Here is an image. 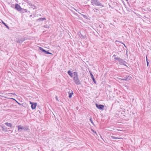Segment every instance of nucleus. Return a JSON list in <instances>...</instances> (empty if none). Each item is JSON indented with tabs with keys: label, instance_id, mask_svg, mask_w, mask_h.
Returning a JSON list of instances; mask_svg holds the SVG:
<instances>
[{
	"label": "nucleus",
	"instance_id": "a878e982",
	"mask_svg": "<svg viewBox=\"0 0 151 151\" xmlns=\"http://www.w3.org/2000/svg\"><path fill=\"white\" fill-rule=\"evenodd\" d=\"M31 8H32L33 9H35L36 8V6H35L34 5H33L31 7Z\"/></svg>",
	"mask_w": 151,
	"mask_h": 151
},
{
	"label": "nucleus",
	"instance_id": "b1692460",
	"mask_svg": "<svg viewBox=\"0 0 151 151\" xmlns=\"http://www.w3.org/2000/svg\"><path fill=\"white\" fill-rule=\"evenodd\" d=\"M90 121L91 122V123L94 126V124L92 121V118L91 117L90 119Z\"/></svg>",
	"mask_w": 151,
	"mask_h": 151
},
{
	"label": "nucleus",
	"instance_id": "bb28decb",
	"mask_svg": "<svg viewBox=\"0 0 151 151\" xmlns=\"http://www.w3.org/2000/svg\"><path fill=\"white\" fill-rule=\"evenodd\" d=\"M71 12H72L75 15H77V13H75L74 11H71Z\"/></svg>",
	"mask_w": 151,
	"mask_h": 151
},
{
	"label": "nucleus",
	"instance_id": "39448f33",
	"mask_svg": "<svg viewBox=\"0 0 151 151\" xmlns=\"http://www.w3.org/2000/svg\"><path fill=\"white\" fill-rule=\"evenodd\" d=\"M17 127L18 131H19L20 129H22L24 131H27L29 129V127L27 125L23 127H22L21 125H19Z\"/></svg>",
	"mask_w": 151,
	"mask_h": 151
},
{
	"label": "nucleus",
	"instance_id": "e433bc0d",
	"mask_svg": "<svg viewBox=\"0 0 151 151\" xmlns=\"http://www.w3.org/2000/svg\"><path fill=\"white\" fill-rule=\"evenodd\" d=\"M73 9L75 10H76V12H77V10L76 9H75L74 8H73Z\"/></svg>",
	"mask_w": 151,
	"mask_h": 151
},
{
	"label": "nucleus",
	"instance_id": "72a5a7b5",
	"mask_svg": "<svg viewBox=\"0 0 151 151\" xmlns=\"http://www.w3.org/2000/svg\"><path fill=\"white\" fill-rule=\"evenodd\" d=\"M123 44L124 45V47H125L126 48H127V47H126V46L125 45V44H124L123 43Z\"/></svg>",
	"mask_w": 151,
	"mask_h": 151
},
{
	"label": "nucleus",
	"instance_id": "a211bd4d",
	"mask_svg": "<svg viewBox=\"0 0 151 151\" xmlns=\"http://www.w3.org/2000/svg\"><path fill=\"white\" fill-rule=\"evenodd\" d=\"M4 124L6 125L8 127H12V124L10 123L5 122Z\"/></svg>",
	"mask_w": 151,
	"mask_h": 151
},
{
	"label": "nucleus",
	"instance_id": "412c9836",
	"mask_svg": "<svg viewBox=\"0 0 151 151\" xmlns=\"http://www.w3.org/2000/svg\"><path fill=\"white\" fill-rule=\"evenodd\" d=\"M73 94V91H72V92H71L70 93H69V96H68V97L69 98H71V97H72V95Z\"/></svg>",
	"mask_w": 151,
	"mask_h": 151
},
{
	"label": "nucleus",
	"instance_id": "f257e3e1",
	"mask_svg": "<svg viewBox=\"0 0 151 151\" xmlns=\"http://www.w3.org/2000/svg\"><path fill=\"white\" fill-rule=\"evenodd\" d=\"M74 77L73 80L75 83L77 85H80L81 84V82L78 78V72H75L73 73Z\"/></svg>",
	"mask_w": 151,
	"mask_h": 151
},
{
	"label": "nucleus",
	"instance_id": "2eb2a0df",
	"mask_svg": "<svg viewBox=\"0 0 151 151\" xmlns=\"http://www.w3.org/2000/svg\"><path fill=\"white\" fill-rule=\"evenodd\" d=\"M78 12L80 14H81V16L85 19H88L89 18L88 16H87L86 15H84L82 14H81V13H80L79 12Z\"/></svg>",
	"mask_w": 151,
	"mask_h": 151
},
{
	"label": "nucleus",
	"instance_id": "aec40b11",
	"mask_svg": "<svg viewBox=\"0 0 151 151\" xmlns=\"http://www.w3.org/2000/svg\"><path fill=\"white\" fill-rule=\"evenodd\" d=\"M113 57L114 58V60L115 61H116L118 59H117V58H119V57H118V56H117V55H116V54H114L113 55Z\"/></svg>",
	"mask_w": 151,
	"mask_h": 151
},
{
	"label": "nucleus",
	"instance_id": "9d476101",
	"mask_svg": "<svg viewBox=\"0 0 151 151\" xmlns=\"http://www.w3.org/2000/svg\"><path fill=\"white\" fill-rule=\"evenodd\" d=\"M22 8L18 4L16 3L15 5L14 9L17 11H19Z\"/></svg>",
	"mask_w": 151,
	"mask_h": 151
},
{
	"label": "nucleus",
	"instance_id": "f03ea898",
	"mask_svg": "<svg viewBox=\"0 0 151 151\" xmlns=\"http://www.w3.org/2000/svg\"><path fill=\"white\" fill-rule=\"evenodd\" d=\"M122 78H119L120 80H124L126 81H129L132 78V77L128 75H124L121 77Z\"/></svg>",
	"mask_w": 151,
	"mask_h": 151
},
{
	"label": "nucleus",
	"instance_id": "f3484780",
	"mask_svg": "<svg viewBox=\"0 0 151 151\" xmlns=\"http://www.w3.org/2000/svg\"><path fill=\"white\" fill-rule=\"evenodd\" d=\"M19 11L21 13H23L27 12V10L26 9H24L22 8Z\"/></svg>",
	"mask_w": 151,
	"mask_h": 151
},
{
	"label": "nucleus",
	"instance_id": "4468645a",
	"mask_svg": "<svg viewBox=\"0 0 151 151\" xmlns=\"http://www.w3.org/2000/svg\"><path fill=\"white\" fill-rule=\"evenodd\" d=\"M0 22H2L4 25V26L6 27L7 29H9V27L4 22L3 20H2L1 19H0Z\"/></svg>",
	"mask_w": 151,
	"mask_h": 151
},
{
	"label": "nucleus",
	"instance_id": "f8f14e48",
	"mask_svg": "<svg viewBox=\"0 0 151 151\" xmlns=\"http://www.w3.org/2000/svg\"><path fill=\"white\" fill-rule=\"evenodd\" d=\"M89 72L91 76V78L92 79V80L93 81L94 83L96 84V81L94 77V76L93 74H92V72L90 71H89Z\"/></svg>",
	"mask_w": 151,
	"mask_h": 151
},
{
	"label": "nucleus",
	"instance_id": "9b49d317",
	"mask_svg": "<svg viewBox=\"0 0 151 151\" xmlns=\"http://www.w3.org/2000/svg\"><path fill=\"white\" fill-rule=\"evenodd\" d=\"M0 129H1L2 131L5 132L7 131L6 127L3 124L0 126Z\"/></svg>",
	"mask_w": 151,
	"mask_h": 151
},
{
	"label": "nucleus",
	"instance_id": "6e6552de",
	"mask_svg": "<svg viewBox=\"0 0 151 151\" xmlns=\"http://www.w3.org/2000/svg\"><path fill=\"white\" fill-rule=\"evenodd\" d=\"M96 107L99 109L101 110H103L104 109V106L103 105L96 104Z\"/></svg>",
	"mask_w": 151,
	"mask_h": 151
},
{
	"label": "nucleus",
	"instance_id": "c756f323",
	"mask_svg": "<svg viewBox=\"0 0 151 151\" xmlns=\"http://www.w3.org/2000/svg\"><path fill=\"white\" fill-rule=\"evenodd\" d=\"M55 99H56V101H59V100L58 99V97L57 96H55Z\"/></svg>",
	"mask_w": 151,
	"mask_h": 151
},
{
	"label": "nucleus",
	"instance_id": "ea45409f",
	"mask_svg": "<svg viewBox=\"0 0 151 151\" xmlns=\"http://www.w3.org/2000/svg\"><path fill=\"white\" fill-rule=\"evenodd\" d=\"M32 15H30L29 17H32Z\"/></svg>",
	"mask_w": 151,
	"mask_h": 151
},
{
	"label": "nucleus",
	"instance_id": "cd10ccee",
	"mask_svg": "<svg viewBox=\"0 0 151 151\" xmlns=\"http://www.w3.org/2000/svg\"><path fill=\"white\" fill-rule=\"evenodd\" d=\"M91 131L93 132L94 133H95V134H97V133H96V132L94 131L93 129H91Z\"/></svg>",
	"mask_w": 151,
	"mask_h": 151
},
{
	"label": "nucleus",
	"instance_id": "0eeeda50",
	"mask_svg": "<svg viewBox=\"0 0 151 151\" xmlns=\"http://www.w3.org/2000/svg\"><path fill=\"white\" fill-rule=\"evenodd\" d=\"M25 40V38L24 37H22L20 39L17 38L16 39V41L17 42L20 44L22 43Z\"/></svg>",
	"mask_w": 151,
	"mask_h": 151
},
{
	"label": "nucleus",
	"instance_id": "4be33fe9",
	"mask_svg": "<svg viewBox=\"0 0 151 151\" xmlns=\"http://www.w3.org/2000/svg\"><path fill=\"white\" fill-rule=\"evenodd\" d=\"M111 138L113 139H119V138L117 137H116L114 136H111Z\"/></svg>",
	"mask_w": 151,
	"mask_h": 151
},
{
	"label": "nucleus",
	"instance_id": "393cba45",
	"mask_svg": "<svg viewBox=\"0 0 151 151\" xmlns=\"http://www.w3.org/2000/svg\"><path fill=\"white\" fill-rule=\"evenodd\" d=\"M115 43L116 45L118 46L119 45V44L118 43H119L118 41L117 40H116L115 41Z\"/></svg>",
	"mask_w": 151,
	"mask_h": 151
},
{
	"label": "nucleus",
	"instance_id": "58836bf2",
	"mask_svg": "<svg viewBox=\"0 0 151 151\" xmlns=\"http://www.w3.org/2000/svg\"><path fill=\"white\" fill-rule=\"evenodd\" d=\"M9 99L15 100V99L13 98H10Z\"/></svg>",
	"mask_w": 151,
	"mask_h": 151
},
{
	"label": "nucleus",
	"instance_id": "7c9ffc66",
	"mask_svg": "<svg viewBox=\"0 0 151 151\" xmlns=\"http://www.w3.org/2000/svg\"><path fill=\"white\" fill-rule=\"evenodd\" d=\"M43 27H44V28H47V27H47L46 26V25H44V26H43Z\"/></svg>",
	"mask_w": 151,
	"mask_h": 151
},
{
	"label": "nucleus",
	"instance_id": "ddd939ff",
	"mask_svg": "<svg viewBox=\"0 0 151 151\" xmlns=\"http://www.w3.org/2000/svg\"><path fill=\"white\" fill-rule=\"evenodd\" d=\"M73 71H71L70 70H69L67 72V73H68V75L70 76L71 77V78H73L74 77H73V73H72Z\"/></svg>",
	"mask_w": 151,
	"mask_h": 151
},
{
	"label": "nucleus",
	"instance_id": "7ed1b4c3",
	"mask_svg": "<svg viewBox=\"0 0 151 151\" xmlns=\"http://www.w3.org/2000/svg\"><path fill=\"white\" fill-rule=\"evenodd\" d=\"M91 4L93 5H95L98 6L104 7V5H103L98 0H94L93 1L91 2Z\"/></svg>",
	"mask_w": 151,
	"mask_h": 151
},
{
	"label": "nucleus",
	"instance_id": "dca6fc26",
	"mask_svg": "<svg viewBox=\"0 0 151 151\" xmlns=\"http://www.w3.org/2000/svg\"><path fill=\"white\" fill-rule=\"evenodd\" d=\"M46 20V18H45V17L40 18H39L38 19H37V21L40 22L41 21H43L44 20Z\"/></svg>",
	"mask_w": 151,
	"mask_h": 151
},
{
	"label": "nucleus",
	"instance_id": "5701e85b",
	"mask_svg": "<svg viewBox=\"0 0 151 151\" xmlns=\"http://www.w3.org/2000/svg\"><path fill=\"white\" fill-rule=\"evenodd\" d=\"M146 62H147V65L148 67H149V63L148 61V59L147 57V56L146 55Z\"/></svg>",
	"mask_w": 151,
	"mask_h": 151
},
{
	"label": "nucleus",
	"instance_id": "79ce46f5",
	"mask_svg": "<svg viewBox=\"0 0 151 151\" xmlns=\"http://www.w3.org/2000/svg\"><path fill=\"white\" fill-rule=\"evenodd\" d=\"M126 1H128V0H126Z\"/></svg>",
	"mask_w": 151,
	"mask_h": 151
},
{
	"label": "nucleus",
	"instance_id": "c9c22d12",
	"mask_svg": "<svg viewBox=\"0 0 151 151\" xmlns=\"http://www.w3.org/2000/svg\"><path fill=\"white\" fill-rule=\"evenodd\" d=\"M118 42H119V43H122V44H123V42H121V41H118Z\"/></svg>",
	"mask_w": 151,
	"mask_h": 151
},
{
	"label": "nucleus",
	"instance_id": "c85d7f7f",
	"mask_svg": "<svg viewBox=\"0 0 151 151\" xmlns=\"http://www.w3.org/2000/svg\"><path fill=\"white\" fill-rule=\"evenodd\" d=\"M8 94H12L13 95H16V94L15 93H8Z\"/></svg>",
	"mask_w": 151,
	"mask_h": 151
},
{
	"label": "nucleus",
	"instance_id": "2f4dec72",
	"mask_svg": "<svg viewBox=\"0 0 151 151\" xmlns=\"http://www.w3.org/2000/svg\"><path fill=\"white\" fill-rule=\"evenodd\" d=\"M33 4H32L31 3H30L29 4V5L30 6H31V7L32 6V5H33Z\"/></svg>",
	"mask_w": 151,
	"mask_h": 151
},
{
	"label": "nucleus",
	"instance_id": "6ab92c4d",
	"mask_svg": "<svg viewBox=\"0 0 151 151\" xmlns=\"http://www.w3.org/2000/svg\"><path fill=\"white\" fill-rule=\"evenodd\" d=\"M80 36L81 38H82L83 39H85L86 37V35H82L81 33H80Z\"/></svg>",
	"mask_w": 151,
	"mask_h": 151
},
{
	"label": "nucleus",
	"instance_id": "20e7f679",
	"mask_svg": "<svg viewBox=\"0 0 151 151\" xmlns=\"http://www.w3.org/2000/svg\"><path fill=\"white\" fill-rule=\"evenodd\" d=\"M118 59L117 60L119 62V64L121 65H124L128 67V66L126 65V63H127V62L124 60L123 59L120 58L119 57V58H117Z\"/></svg>",
	"mask_w": 151,
	"mask_h": 151
},
{
	"label": "nucleus",
	"instance_id": "423d86ee",
	"mask_svg": "<svg viewBox=\"0 0 151 151\" xmlns=\"http://www.w3.org/2000/svg\"><path fill=\"white\" fill-rule=\"evenodd\" d=\"M39 50L41 52H43L45 54L49 55L52 54L51 53L49 52L48 51H46L41 47H39Z\"/></svg>",
	"mask_w": 151,
	"mask_h": 151
},
{
	"label": "nucleus",
	"instance_id": "a19ab883",
	"mask_svg": "<svg viewBox=\"0 0 151 151\" xmlns=\"http://www.w3.org/2000/svg\"><path fill=\"white\" fill-rule=\"evenodd\" d=\"M11 7H13V6H12H12H11Z\"/></svg>",
	"mask_w": 151,
	"mask_h": 151
},
{
	"label": "nucleus",
	"instance_id": "473e14b6",
	"mask_svg": "<svg viewBox=\"0 0 151 151\" xmlns=\"http://www.w3.org/2000/svg\"><path fill=\"white\" fill-rule=\"evenodd\" d=\"M72 91V90H69V91L68 92V93L69 94V93H70Z\"/></svg>",
	"mask_w": 151,
	"mask_h": 151
},
{
	"label": "nucleus",
	"instance_id": "4c0bfd02",
	"mask_svg": "<svg viewBox=\"0 0 151 151\" xmlns=\"http://www.w3.org/2000/svg\"><path fill=\"white\" fill-rule=\"evenodd\" d=\"M118 54H119V53L118 52H116V55H117V56H117Z\"/></svg>",
	"mask_w": 151,
	"mask_h": 151
},
{
	"label": "nucleus",
	"instance_id": "1a4fd4ad",
	"mask_svg": "<svg viewBox=\"0 0 151 151\" xmlns=\"http://www.w3.org/2000/svg\"><path fill=\"white\" fill-rule=\"evenodd\" d=\"M30 104H31V107L32 109H35L37 105V103H33L30 101Z\"/></svg>",
	"mask_w": 151,
	"mask_h": 151
},
{
	"label": "nucleus",
	"instance_id": "f704fd0d",
	"mask_svg": "<svg viewBox=\"0 0 151 151\" xmlns=\"http://www.w3.org/2000/svg\"><path fill=\"white\" fill-rule=\"evenodd\" d=\"M16 102H17V103H18V104L19 105H21V104H20V103H19L17 101H16Z\"/></svg>",
	"mask_w": 151,
	"mask_h": 151
}]
</instances>
